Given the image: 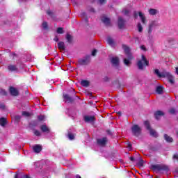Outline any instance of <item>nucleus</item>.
<instances>
[{"label": "nucleus", "instance_id": "obj_1", "mask_svg": "<svg viewBox=\"0 0 178 178\" xmlns=\"http://www.w3.org/2000/svg\"><path fill=\"white\" fill-rule=\"evenodd\" d=\"M154 73L159 77H165V79H168L170 84H175V76H173V75H172L170 72H166V71H163L162 72H159V70L156 69L154 70Z\"/></svg>", "mask_w": 178, "mask_h": 178}, {"label": "nucleus", "instance_id": "obj_2", "mask_svg": "<svg viewBox=\"0 0 178 178\" xmlns=\"http://www.w3.org/2000/svg\"><path fill=\"white\" fill-rule=\"evenodd\" d=\"M122 48L127 56L128 58H124V63L126 65V66H130L131 63V59H133V55H131V53H130V48L127 47V45H123Z\"/></svg>", "mask_w": 178, "mask_h": 178}, {"label": "nucleus", "instance_id": "obj_3", "mask_svg": "<svg viewBox=\"0 0 178 178\" xmlns=\"http://www.w3.org/2000/svg\"><path fill=\"white\" fill-rule=\"evenodd\" d=\"M148 60H147V58H145V56L144 55H142L141 60L138 61V69H140V70H143L144 69V66H148Z\"/></svg>", "mask_w": 178, "mask_h": 178}, {"label": "nucleus", "instance_id": "obj_4", "mask_svg": "<svg viewBox=\"0 0 178 178\" xmlns=\"http://www.w3.org/2000/svg\"><path fill=\"white\" fill-rule=\"evenodd\" d=\"M145 126L146 127L147 130H149L150 136H152V137H158V134L156 133V131H155V130L151 129V127L149 126V122L148 121L145 122Z\"/></svg>", "mask_w": 178, "mask_h": 178}, {"label": "nucleus", "instance_id": "obj_5", "mask_svg": "<svg viewBox=\"0 0 178 178\" xmlns=\"http://www.w3.org/2000/svg\"><path fill=\"white\" fill-rule=\"evenodd\" d=\"M158 26H159V23L157 22V21H151L149 24V29H148L149 34H151L154 29H155L156 27H158Z\"/></svg>", "mask_w": 178, "mask_h": 178}, {"label": "nucleus", "instance_id": "obj_6", "mask_svg": "<svg viewBox=\"0 0 178 178\" xmlns=\"http://www.w3.org/2000/svg\"><path fill=\"white\" fill-rule=\"evenodd\" d=\"M131 130L134 136H140L141 134V128L138 125H134Z\"/></svg>", "mask_w": 178, "mask_h": 178}, {"label": "nucleus", "instance_id": "obj_7", "mask_svg": "<svg viewBox=\"0 0 178 178\" xmlns=\"http://www.w3.org/2000/svg\"><path fill=\"white\" fill-rule=\"evenodd\" d=\"M90 60H91L90 56H86L83 58L79 59V65H88V63H90Z\"/></svg>", "mask_w": 178, "mask_h": 178}, {"label": "nucleus", "instance_id": "obj_8", "mask_svg": "<svg viewBox=\"0 0 178 178\" xmlns=\"http://www.w3.org/2000/svg\"><path fill=\"white\" fill-rule=\"evenodd\" d=\"M152 168L154 170H165L166 172L169 170V168L167 166L161 165H153Z\"/></svg>", "mask_w": 178, "mask_h": 178}, {"label": "nucleus", "instance_id": "obj_9", "mask_svg": "<svg viewBox=\"0 0 178 178\" xmlns=\"http://www.w3.org/2000/svg\"><path fill=\"white\" fill-rule=\"evenodd\" d=\"M83 119L86 123H94L95 122V117L94 115H85Z\"/></svg>", "mask_w": 178, "mask_h": 178}, {"label": "nucleus", "instance_id": "obj_10", "mask_svg": "<svg viewBox=\"0 0 178 178\" xmlns=\"http://www.w3.org/2000/svg\"><path fill=\"white\" fill-rule=\"evenodd\" d=\"M107 143H108V138H102L97 139V144L101 147H105Z\"/></svg>", "mask_w": 178, "mask_h": 178}, {"label": "nucleus", "instance_id": "obj_11", "mask_svg": "<svg viewBox=\"0 0 178 178\" xmlns=\"http://www.w3.org/2000/svg\"><path fill=\"white\" fill-rule=\"evenodd\" d=\"M9 91L10 94L13 97H17V95H19V90L16 88L10 87Z\"/></svg>", "mask_w": 178, "mask_h": 178}, {"label": "nucleus", "instance_id": "obj_12", "mask_svg": "<svg viewBox=\"0 0 178 178\" xmlns=\"http://www.w3.org/2000/svg\"><path fill=\"white\" fill-rule=\"evenodd\" d=\"M124 26V21L121 17H118V27L119 29H123Z\"/></svg>", "mask_w": 178, "mask_h": 178}, {"label": "nucleus", "instance_id": "obj_13", "mask_svg": "<svg viewBox=\"0 0 178 178\" xmlns=\"http://www.w3.org/2000/svg\"><path fill=\"white\" fill-rule=\"evenodd\" d=\"M106 41L111 47H115V40L111 36L107 37Z\"/></svg>", "mask_w": 178, "mask_h": 178}, {"label": "nucleus", "instance_id": "obj_14", "mask_svg": "<svg viewBox=\"0 0 178 178\" xmlns=\"http://www.w3.org/2000/svg\"><path fill=\"white\" fill-rule=\"evenodd\" d=\"M111 63L113 65V66H119V58L113 57L111 59Z\"/></svg>", "mask_w": 178, "mask_h": 178}, {"label": "nucleus", "instance_id": "obj_15", "mask_svg": "<svg viewBox=\"0 0 178 178\" xmlns=\"http://www.w3.org/2000/svg\"><path fill=\"white\" fill-rule=\"evenodd\" d=\"M41 149H42V147L40 145H36L33 147V151L37 154H38L39 152H41Z\"/></svg>", "mask_w": 178, "mask_h": 178}, {"label": "nucleus", "instance_id": "obj_16", "mask_svg": "<svg viewBox=\"0 0 178 178\" xmlns=\"http://www.w3.org/2000/svg\"><path fill=\"white\" fill-rule=\"evenodd\" d=\"M154 116L157 120H159L161 116H163V112L159 111L154 113Z\"/></svg>", "mask_w": 178, "mask_h": 178}, {"label": "nucleus", "instance_id": "obj_17", "mask_svg": "<svg viewBox=\"0 0 178 178\" xmlns=\"http://www.w3.org/2000/svg\"><path fill=\"white\" fill-rule=\"evenodd\" d=\"M8 69L10 72H17V67L16 65H10L8 66Z\"/></svg>", "mask_w": 178, "mask_h": 178}, {"label": "nucleus", "instance_id": "obj_18", "mask_svg": "<svg viewBox=\"0 0 178 178\" xmlns=\"http://www.w3.org/2000/svg\"><path fill=\"white\" fill-rule=\"evenodd\" d=\"M139 17H140V20L142 22V23L143 24H145V20H147V19L145 18V15H144V14H143V13L139 12Z\"/></svg>", "mask_w": 178, "mask_h": 178}, {"label": "nucleus", "instance_id": "obj_19", "mask_svg": "<svg viewBox=\"0 0 178 178\" xmlns=\"http://www.w3.org/2000/svg\"><path fill=\"white\" fill-rule=\"evenodd\" d=\"M81 86L82 87H89L90 86V82L87 80H81Z\"/></svg>", "mask_w": 178, "mask_h": 178}, {"label": "nucleus", "instance_id": "obj_20", "mask_svg": "<svg viewBox=\"0 0 178 178\" xmlns=\"http://www.w3.org/2000/svg\"><path fill=\"white\" fill-rule=\"evenodd\" d=\"M40 129L43 133H49V128L47 125L43 124L40 127Z\"/></svg>", "mask_w": 178, "mask_h": 178}, {"label": "nucleus", "instance_id": "obj_21", "mask_svg": "<svg viewBox=\"0 0 178 178\" xmlns=\"http://www.w3.org/2000/svg\"><path fill=\"white\" fill-rule=\"evenodd\" d=\"M58 49L60 51H65V42H59L58 44Z\"/></svg>", "mask_w": 178, "mask_h": 178}, {"label": "nucleus", "instance_id": "obj_22", "mask_svg": "<svg viewBox=\"0 0 178 178\" xmlns=\"http://www.w3.org/2000/svg\"><path fill=\"white\" fill-rule=\"evenodd\" d=\"M64 100L65 101V102H72V101H73V99H72V97H69V95H64Z\"/></svg>", "mask_w": 178, "mask_h": 178}, {"label": "nucleus", "instance_id": "obj_23", "mask_svg": "<svg viewBox=\"0 0 178 178\" xmlns=\"http://www.w3.org/2000/svg\"><path fill=\"white\" fill-rule=\"evenodd\" d=\"M102 22H103V23H104V24H109L111 20L109 19V18H108L106 17H102Z\"/></svg>", "mask_w": 178, "mask_h": 178}, {"label": "nucleus", "instance_id": "obj_24", "mask_svg": "<svg viewBox=\"0 0 178 178\" xmlns=\"http://www.w3.org/2000/svg\"><path fill=\"white\" fill-rule=\"evenodd\" d=\"M164 138L167 143H172L173 141V138L166 134L164 135Z\"/></svg>", "mask_w": 178, "mask_h": 178}, {"label": "nucleus", "instance_id": "obj_25", "mask_svg": "<svg viewBox=\"0 0 178 178\" xmlns=\"http://www.w3.org/2000/svg\"><path fill=\"white\" fill-rule=\"evenodd\" d=\"M156 92H157V94H162V92H163V87L157 86L156 88Z\"/></svg>", "mask_w": 178, "mask_h": 178}, {"label": "nucleus", "instance_id": "obj_26", "mask_svg": "<svg viewBox=\"0 0 178 178\" xmlns=\"http://www.w3.org/2000/svg\"><path fill=\"white\" fill-rule=\"evenodd\" d=\"M0 124L3 127L6 124V118H0Z\"/></svg>", "mask_w": 178, "mask_h": 178}, {"label": "nucleus", "instance_id": "obj_27", "mask_svg": "<svg viewBox=\"0 0 178 178\" xmlns=\"http://www.w3.org/2000/svg\"><path fill=\"white\" fill-rule=\"evenodd\" d=\"M158 13V10H156V9H150L149 10V15H156V13Z\"/></svg>", "mask_w": 178, "mask_h": 178}, {"label": "nucleus", "instance_id": "obj_28", "mask_svg": "<svg viewBox=\"0 0 178 178\" xmlns=\"http://www.w3.org/2000/svg\"><path fill=\"white\" fill-rule=\"evenodd\" d=\"M66 40H67L69 42H72V40H73V38L72 37V35H70V34H67V35H66Z\"/></svg>", "mask_w": 178, "mask_h": 178}, {"label": "nucleus", "instance_id": "obj_29", "mask_svg": "<svg viewBox=\"0 0 178 178\" xmlns=\"http://www.w3.org/2000/svg\"><path fill=\"white\" fill-rule=\"evenodd\" d=\"M137 29L139 33H143V26L141 25V24H138Z\"/></svg>", "mask_w": 178, "mask_h": 178}, {"label": "nucleus", "instance_id": "obj_30", "mask_svg": "<svg viewBox=\"0 0 178 178\" xmlns=\"http://www.w3.org/2000/svg\"><path fill=\"white\" fill-rule=\"evenodd\" d=\"M42 26L44 30H48V24L47 22H44L42 24Z\"/></svg>", "mask_w": 178, "mask_h": 178}, {"label": "nucleus", "instance_id": "obj_31", "mask_svg": "<svg viewBox=\"0 0 178 178\" xmlns=\"http://www.w3.org/2000/svg\"><path fill=\"white\" fill-rule=\"evenodd\" d=\"M57 33L58 34H63L64 31H63V28H58L57 29Z\"/></svg>", "mask_w": 178, "mask_h": 178}, {"label": "nucleus", "instance_id": "obj_32", "mask_svg": "<svg viewBox=\"0 0 178 178\" xmlns=\"http://www.w3.org/2000/svg\"><path fill=\"white\" fill-rule=\"evenodd\" d=\"M68 138L70 140H74V134L72 133H68Z\"/></svg>", "mask_w": 178, "mask_h": 178}, {"label": "nucleus", "instance_id": "obj_33", "mask_svg": "<svg viewBox=\"0 0 178 178\" xmlns=\"http://www.w3.org/2000/svg\"><path fill=\"white\" fill-rule=\"evenodd\" d=\"M22 116H25V118H29L30 116V113L26 111H23Z\"/></svg>", "mask_w": 178, "mask_h": 178}, {"label": "nucleus", "instance_id": "obj_34", "mask_svg": "<svg viewBox=\"0 0 178 178\" xmlns=\"http://www.w3.org/2000/svg\"><path fill=\"white\" fill-rule=\"evenodd\" d=\"M38 120H40V122H41V121L45 120V116H44V115H39V116L38 117Z\"/></svg>", "mask_w": 178, "mask_h": 178}, {"label": "nucleus", "instance_id": "obj_35", "mask_svg": "<svg viewBox=\"0 0 178 178\" xmlns=\"http://www.w3.org/2000/svg\"><path fill=\"white\" fill-rule=\"evenodd\" d=\"M34 134H35V136H41V132H40V131L35 130Z\"/></svg>", "mask_w": 178, "mask_h": 178}, {"label": "nucleus", "instance_id": "obj_36", "mask_svg": "<svg viewBox=\"0 0 178 178\" xmlns=\"http://www.w3.org/2000/svg\"><path fill=\"white\" fill-rule=\"evenodd\" d=\"M0 94L1 95H6V91L3 89H0Z\"/></svg>", "mask_w": 178, "mask_h": 178}, {"label": "nucleus", "instance_id": "obj_37", "mask_svg": "<svg viewBox=\"0 0 178 178\" xmlns=\"http://www.w3.org/2000/svg\"><path fill=\"white\" fill-rule=\"evenodd\" d=\"M176 113V110L175 108H170V113L172 115L175 114Z\"/></svg>", "mask_w": 178, "mask_h": 178}, {"label": "nucleus", "instance_id": "obj_38", "mask_svg": "<svg viewBox=\"0 0 178 178\" xmlns=\"http://www.w3.org/2000/svg\"><path fill=\"white\" fill-rule=\"evenodd\" d=\"M97 49H94L92 51V56H95V55H97Z\"/></svg>", "mask_w": 178, "mask_h": 178}, {"label": "nucleus", "instance_id": "obj_39", "mask_svg": "<svg viewBox=\"0 0 178 178\" xmlns=\"http://www.w3.org/2000/svg\"><path fill=\"white\" fill-rule=\"evenodd\" d=\"M143 163H144V161L140 159V161H139V165H140V166H143Z\"/></svg>", "mask_w": 178, "mask_h": 178}, {"label": "nucleus", "instance_id": "obj_40", "mask_svg": "<svg viewBox=\"0 0 178 178\" xmlns=\"http://www.w3.org/2000/svg\"><path fill=\"white\" fill-rule=\"evenodd\" d=\"M140 49H141L143 51H145V50H146L145 46H144V45L140 46Z\"/></svg>", "mask_w": 178, "mask_h": 178}, {"label": "nucleus", "instance_id": "obj_41", "mask_svg": "<svg viewBox=\"0 0 178 178\" xmlns=\"http://www.w3.org/2000/svg\"><path fill=\"white\" fill-rule=\"evenodd\" d=\"M54 41H56V42H58V41H59V38L56 36L54 38Z\"/></svg>", "mask_w": 178, "mask_h": 178}, {"label": "nucleus", "instance_id": "obj_42", "mask_svg": "<svg viewBox=\"0 0 178 178\" xmlns=\"http://www.w3.org/2000/svg\"><path fill=\"white\" fill-rule=\"evenodd\" d=\"M15 120H20V116L19 115L15 116Z\"/></svg>", "mask_w": 178, "mask_h": 178}, {"label": "nucleus", "instance_id": "obj_43", "mask_svg": "<svg viewBox=\"0 0 178 178\" xmlns=\"http://www.w3.org/2000/svg\"><path fill=\"white\" fill-rule=\"evenodd\" d=\"M99 3H105V0H99Z\"/></svg>", "mask_w": 178, "mask_h": 178}, {"label": "nucleus", "instance_id": "obj_44", "mask_svg": "<svg viewBox=\"0 0 178 178\" xmlns=\"http://www.w3.org/2000/svg\"><path fill=\"white\" fill-rule=\"evenodd\" d=\"M175 73H176V74H177V76H178V67H176V68H175Z\"/></svg>", "mask_w": 178, "mask_h": 178}, {"label": "nucleus", "instance_id": "obj_45", "mask_svg": "<svg viewBox=\"0 0 178 178\" xmlns=\"http://www.w3.org/2000/svg\"><path fill=\"white\" fill-rule=\"evenodd\" d=\"M47 15H49V16H51V15H52V13L51 11H47Z\"/></svg>", "mask_w": 178, "mask_h": 178}, {"label": "nucleus", "instance_id": "obj_46", "mask_svg": "<svg viewBox=\"0 0 178 178\" xmlns=\"http://www.w3.org/2000/svg\"><path fill=\"white\" fill-rule=\"evenodd\" d=\"M0 108H1V109H5V106L1 105V106H0Z\"/></svg>", "mask_w": 178, "mask_h": 178}, {"label": "nucleus", "instance_id": "obj_47", "mask_svg": "<svg viewBox=\"0 0 178 178\" xmlns=\"http://www.w3.org/2000/svg\"><path fill=\"white\" fill-rule=\"evenodd\" d=\"M130 161L133 162L134 161V157H130Z\"/></svg>", "mask_w": 178, "mask_h": 178}, {"label": "nucleus", "instance_id": "obj_48", "mask_svg": "<svg viewBox=\"0 0 178 178\" xmlns=\"http://www.w3.org/2000/svg\"><path fill=\"white\" fill-rule=\"evenodd\" d=\"M76 178H81V177H80V175H77L76 176Z\"/></svg>", "mask_w": 178, "mask_h": 178}, {"label": "nucleus", "instance_id": "obj_49", "mask_svg": "<svg viewBox=\"0 0 178 178\" xmlns=\"http://www.w3.org/2000/svg\"><path fill=\"white\" fill-rule=\"evenodd\" d=\"M118 115H121L120 112H118Z\"/></svg>", "mask_w": 178, "mask_h": 178}, {"label": "nucleus", "instance_id": "obj_50", "mask_svg": "<svg viewBox=\"0 0 178 178\" xmlns=\"http://www.w3.org/2000/svg\"><path fill=\"white\" fill-rule=\"evenodd\" d=\"M135 17H137V15L135 14Z\"/></svg>", "mask_w": 178, "mask_h": 178}]
</instances>
